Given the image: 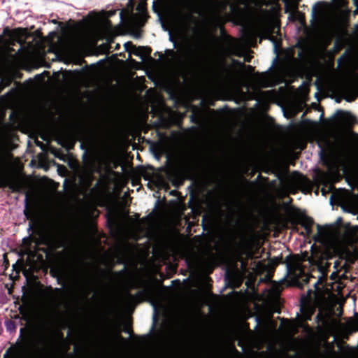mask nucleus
Returning a JSON list of instances; mask_svg holds the SVG:
<instances>
[{"label": "nucleus", "mask_w": 358, "mask_h": 358, "mask_svg": "<svg viewBox=\"0 0 358 358\" xmlns=\"http://www.w3.org/2000/svg\"><path fill=\"white\" fill-rule=\"evenodd\" d=\"M12 82V78L10 76H3L0 80V85L1 89L8 87Z\"/></svg>", "instance_id": "nucleus-12"}, {"label": "nucleus", "mask_w": 358, "mask_h": 358, "mask_svg": "<svg viewBox=\"0 0 358 358\" xmlns=\"http://www.w3.org/2000/svg\"><path fill=\"white\" fill-rule=\"evenodd\" d=\"M0 184L8 186L13 191H19L22 187L20 179L6 171H0Z\"/></svg>", "instance_id": "nucleus-4"}, {"label": "nucleus", "mask_w": 358, "mask_h": 358, "mask_svg": "<svg viewBox=\"0 0 358 358\" xmlns=\"http://www.w3.org/2000/svg\"><path fill=\"white\" fill-rule=\"evenodd\" d=\"M117 338L118 339H122V338H121V336H120V335H117Z\"/></svg>", "instance_id": "nucleus-24"}, {"label": "nucleus", "mask_w": 358, "mask_h": 358, "mask_svg": "<svg viewBox=\"0 0 358 358\" xmlns=\"http://www.w3.org/2000/svg\"><path fill=\"white\" fill-rule=\"evenodd\" d=\"M180 52L182 57L188 63H193L197 59L196 50L192 45L183 47Z\"/></svg>", "instance_id": "nucleus-8"}, {"label": "nucleus", "mask_w": 358, "mask_h": 358, "mask_svg": "<svg viewBox=\"0 0 358 358\" xmlns=\"http://www.w3.org/2000/svg\"><path fill=\"white\" fill-rule=\"evenodd\" d=\"M152 305L155 312L156 311V306L153 303H152Z\"/></svg>", "instance_id": "nucleus-23"}, {"label": "nucleus", "mask_w": 358, "mask_h": 358, "mask_svg": "<svg viewBox=\"0 0 358 358\" xmlns=\"http://www.w3.org/2000/svg\"><path fill=\"white\" fill-rule=\"evenodd\" d=\"M3 89H1V86L0 85V92L3 90Z\"/></svg>", "instance_id": "nucleus-25"}, {"label": "nucleus", "mask_w": 358, "mask_h": 358, "mask_svg": "<svg viewBox=\"0 0 358 358\" xmlns=\"http://www.w3.org/2000/svg\"><path fill=\"white\" fill-rule=\"evenodd\" d=\"M22 331H23V329H20V333H21V334L22 333Z\"/></svg>", "instance_id": "nucleus-27"}, {"label": "nucleus", "mask_w": 358, "mask_h": 358, "mask_svg": "<svg viewBox=\"0 0 358 358\" xmlns=\"http://www.w3.org/2000/svg\"><path fill=\"white\" fill-rule=\"evenodd\" d=\"M317 282H315V283H314V285H315V286H316V285H317Z\"/></svg>", "instance_id": "nucleus-26"}, {"label": "nucleus", "mask_w": 358, "mask_h": 358, "mask_svg": "<svg viewBox=\"0 0 358 358\" xmlns=\"http://www.w3.org/2000/svg\"><path fill=\"white\" fill-rule=\"evenodd\" d=\"M10 355V358H34L32 354L24 344H17L10 347L4 355V357Z\"/></svg>", "instance_id": "nucleus-6"}, {"label": "nucleus", "mask_w": 358, "mask_h": 358, "mask_svg": "<svg viewBox=\"0 0 358 358\" xmlns=\"http://www.w3.org/2000/svg\"><path fill=\"white\" fill-rule=\"evenodd\" d=\"M326 358H334L336 356V352L333 350H331L329 352H327Z\"/></svg>", "instance_id": "nucleus-16"}, {"label": "nucleus", "mask_w": 358, "mask_h": 358, "mask_svg": "<svg viewBox=\"0 0 358 358\" xmlns=\"http://www.w3.org/2000/svg\"><path fill=\"white\" fill-rule=\"evenodd\" d=\"M238 65H240V66L241 68H244L245 67V65L242 62H238Z\"/></svg>", "instance_id": "nucleus-21"}, {"label": "nucleus", "mask_w": 358, "mask_h": 358, "mask_svg": "<svg viewBox=\"0 0 358 358\" xmlns=\"http://www.w3.org/2000/svg\"><path fill=\"white\" fill-rule=\"evenodd\" d=\"M301 314L303 317V320H309L311 314L313 313V309L312 308H310L308 310L301 309Z\"/></svg>", "instance_id": "nucleus-13"}, {"label": "nucleus", "mask_w": 358, "mask_h": 358, "mask_svg": "<svg viewBox=\"0 0 358 358\" xmlns=\"http://www.w3.org/2000/svg\"><path fill=\"white\" fill-rule=\"evenodd\" d=\"M25 215H26V217H27V219H30V220H34V218H33V217H31V216H30L27 213H25Z\"/></svg>", "instance_id": "nucleus-20"}, {"label": "nucleus", "mask_w": 358, "mask_h": 358, "mask_svg": "<svg viewBox=\"0 0 358 358\" xmlns=\"http://www.w3.org/2000/svg\"><path fill=\"white\" fill-rule=\"evenodd\" d=\"M313 224V220L310 218H306L303 221V226L305 229L307 230L308 233L310 231V226Z\"/></svg>", "instance_id": "nucleus-14"}, {"label": "nucleus", "mask_w": 358, "mask_h": 358, "mask_svg": "<svg viewBox=\"0 0 358 358\" xmlns=\"http://www.w3.org/2000/svg\"><path fill=\"white\" fill-rule=\"evenodd\" d=\"M252 34H245L243 40H231L227 44V52L229 55L243 57L245 62L250 60L248 47L254 45Z\"/></svg>", "instance_id": "nucleus-1"}, {"label": "nucleus", "mask_w": 358, "mask_h": 358, "mask_svg": "<svg viewBox=\"0 0 358 358\" xmlns=\"http://www.w3.org/2000/svg\"><path fill=\"white\" fill-rule=\"evenodd\" d=\"M246 69H247V71H248V73H252L253 69L251 66H246Z\"/></svg>", "instance_id": "nucleus-19"}, {"label": "nucleus", "mask_w": 358, "mask_h": 358, "mask_svg": "<svg viewBox=\"0 0 358 358\" xmlns=\"http://www.w3.org/2000/svg\"><path fill=\"white\" fill-rule=\"evenodd\" d=\"M317 239H323L327 238L330 236L329 233L327 231V229H324L320 226L317 225Z\"/></svg>", "instance_id": "nucleus-11"}, {"label": "nucleus", "mask_w": 358, "mask_h": 358, "mask_svg": "<svg viewBox=\"0 0 358 358\" xmlns=\"http://www.w3.org/2000/svg\"><path fill=\"white\" fill-rule=\"evenodd\" d=\"M123 17H124L123 10H122V11L120 13V22H121L123 21Z\"/></svg>", "instance_id": "nucleus-18"}, {"label": "nucleus", "mask_w": 358, "mask_h": 358, "mask_svg": "<svg viewBox=\"0 0 358 358\" xmlns=\"http://www.w3.org/2000/svg\"><path fill=\"white\" fill-rule=\"evenodd\" d=\"M277 22L274 15L269 11L262 12L256 23L255 34L267 38L274 31Z\"/></svg>", "instance_id": "nucleus-3"}, {"label": "nucleus", "mask_w": 358, "mask_h": 358, "mask_svg": "<svg viewBox=\"0 0 358 358\" xmlns=\"http://www.w3.org/2000/svg\"><path fill=\"white\" fill-rule=\"evenodd\" d=\"M27 31L24 29H15L12 31L11 36L17 41H23L25 39Z\"/></svg>", "instance_id": "nucleus-9"}, {"label": "nucleus", "mask_w": 358, "mask_h": 358, "mask_svg": "<svg viewBox=\"0 0 358 358\" xmlns=\"http://www.w3.org/2000/svg\"><path fill=\"white\" fill-rule=\"evenodd\" d=\"M357 220H358V215H357Z\"/></svg>", "instance_id": "nucleus-28"}, {"label": "nucleus", "mask_w": 358, "mask_h": 358, "mask_svg": "<svg viewBox=\"0 0 358 358\" xmlns=\"http://www.w3.org/2000/svg\"><path fill=\"white\" fill-rule=\"evenodd\" d=\"M115 13V10H110L108 12V17H110Z\"/></svg>", "instance_id": "nucleus-17"}, {"label": "nucleus", "mask_w": 358, "mask_h": 358, "mask_svg": "<svg viewBox=\"0 0 358 358\" xmlns=\"http://www.w3.org/2000/svg\"><path fill=\"white\" fill-rule=\"evenodd\" d=\"M6 328L8 331H12L15 329V327L12 322H6Z\"/></svg>", "instance_id": "nucleus-15"}, {"label": "nucleus", "mask_w": 358, "mask_h": 358, "mask_svg": "<svg viewBox=\"0 0 358 358\" xmlns=\"http://www.w3.org/2000/svg\"><path fill=\"white\" fill-rule=\"evenodd\" d=\"M255 80L257 85L259 87H266L268 86V80H267L266 76L264 75H257L255 76Z\"/></svg>", "instance_id": "nucleus-10"}, {"label": "nucleus", "mask_w": 358, "mask_h": 358, "mask_svg": "<svg viewBox=\"0 0 358 358\" xmlns=\"http://www.w3.org/2000/svg\"><path fill=\"white\" fill-rule=\"evenodd\" d=\"M334 268H337V267L338 266V263L337 262H334Z\"/></svg>", "instance_id": "nucleus-22"}, {"label": "nucleus", "mask_w": 358, "mask_h": 358, "mask_svg": "<svg viewBox=\"0 0 358 358\" xmlns=\"http://www.w3.org/2000/svg\"><path fill=\"white\" fill-rule=\"evenodd\" d=\"M143 9L144 6L143 4H139L137 6V10L141 13V15L134 13L131 10H127L125 12L124 15L127 17V23L129 27H133L139 25L140 18L143 17Z\"/></svg>", "instance_id": "nucleus-7"}, {"label": "nucleus", "mask_w": 358, "mask_h": 358, "mask_svg": "<svg viewBox=\"0 0 358 358\" xmlns=\"http://www.w3.org/2000/svg\"><path fill=\"white\" fill-rule=\"evenodd\" d=\"M287 268L290 278L298 286L302 287L308 281L301 266V259L299 256L290 257L287 262Z\"/></svg>", "instance_id": "nucleus-2"}, {"label": "nucleus", "mask_w": 358, "mask_h": 358, "mask_svg": "<svg viewBox=\"0 0 358 358\" xmlns=\"http://www.w3.org/2000/svg\"><path fill=\"white\" fill-rule=\"evenodd\" d=\"M357 231H358V226L353 227L351 230L345 231L341 237L338 238L342 254H348V251L345 247L358 241V236L355 234Z\"/></svg>", "instance_id": "nucleus-5"}]
</instances>
